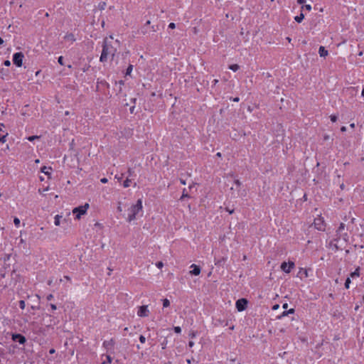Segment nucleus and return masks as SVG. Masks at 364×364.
Masks as SVG:
<instances>
[{
  "label": "nucleus",
  "instance_id": "cd10ccee",
  "mask_svg": "<svg viewBox=\"0 0 364 364\" xmlns=\"http://www.w3.org/2000/svg\"><path fill=\"white\" fill-rule=\"evenodd\" d=\"M169 305H170V301L168 299H163V306L164 308L169 306Z\"/></svg>",
  "mask_w": 364,
  "mask_h": 364
},
{
  "label": "nucleus",
  "instance_id": "49530a36",
  "mask_svg": "<svg viewBox=\"0 0 364 364\" xmlns=\"http://www.w3.org/2000/svg\"><path fill=\"white\" fill-rule=\"evenodd\" d=\"M166 344H167V341L165 339L162 343H161V346H162V348L163 349H165L166 347Z\"/></svg>",
  "mask_w": 364,
  "mask_h": 364
},
{
  "label": "nucleus",
  "instance_id": "b1692460",
  "mask_svg": "<svg viewBox=\"0 0 364 364\" xmlns=\"http://www.w3.org/2000/svg\"><path fill=\"white\" fill-rule=\"evenodd\" d=\"M132 69H133V65L130 64L126 70L125 75H130V74L132 71Z\"/></svg>",
  "mask_w": 364,
  "mask_h": 364
},
{
  "label": "nucleus",
  "instance_id": "c756f323",
  "mask_svg": "<svg viewBox=\"0 0 364 364\" xmlns=\"http://www.w3.org/2000/svg\"><path fill=\"white\" fill-rule=\"evenodd\" d=\"M40 136H37V135H33V136H29L27 139L29 141H33L35 139H39Z\"/></svg>",
  "mask_w": 364,
  "mask_h": 364
},
{
  "label": "nucleus",
  "instance_id": "473e14b6",
  "mask_svg": "<svg viewBox=\"0 0 364 364\" xmlns=\"http://www.w3.org/2000/svg\"><path fill=\"white\" fill-rule=\"evenodd\" d=\"M63 60H64V58H63V56H60V57H58V63H59L60 65H64Z\"/></svg>",
  "mask_w": 364,
  "mask_h": 364
},
{
  "label": "nucleus",
  "instance_id": "338daca9",
  "mask_svg": "<svg viewBox=\"0 0 364 364\" xmlns=\"http://www.w3.org/2000/svg\"><path fill=\"white\" fill-rule=\"evenodd\" d=\"M136 98H132V99H131V102H132V103H134V104H135V103H136Z\"/></svg>",
  "mask_w": 364,
  "mask_h": 364
},
{
  "label": "nucleus",
  "instance_id": "774afa93",
  "mask_svg": "<svg viewBox=\"0 0 364 364\" xmlns=\"http://www.w3.org/2000/svg\"><path fill=\"white\" fill-rule=\"evenodd\" d=\"M361 95H362L363 97H364V87H363V90H362Z\"/></svg>",
  "mask_w": 364,
  "mask_h": 364
},
{
  "label": "nucleus",
  "instance_id": "a19ab883",
  "mask_svg": "<svg viewBox=\"0 0 364 364\" xmlns=\"http://www.w3.org/2000/svg\"><path fill=\"white\" fill-rule=\"evenodd\" d=\"M49 306L52 311H55L57 309L56 305L54 304H50Z\"/></svg>",
  "mask_w": 364,
  "mask_h": 364
},
{
  "label": "nucleus",
  "instance_id": "aec40b11",
  "mask_svg": "<svg viewBox=\"0 0 364 364\" xmlns=\"http://www.w3.org/2000/svg\"><path fill=\"white\" fill-rule=\"evenodd\" d=\"M229 69L234 72H236L240 69V66L237 64H232L229 65Z\"/></svg>",
  "mask_w": 364,
  "mask_h": 364
},
{
  "label": "nucleus",
  "instance_id": "4c0bfd02",
  "mask_svg": "<svg viewBox=\"0 0 364 364\" xmlns=\"http://www.w3.org/2000/svg\"><path fill=\"white\" fill-rule=\"evenodd\" d=\"M301 8L302 9H305L306 10H307L309 11L311 10V6L309 4H306L305 6H303Z\"/></svg>",
  "mask_w": 364,
  "mask_h": 364
},
{
  "label": "nucleus",
  "instance_id": "de8ad7c7",
  "mask_svg": "<svg viewBox=\"0 0 364 364\" xmlns=\"http://www.w3.org/2000/svg\"><path fill=\"white\" fill-rule=\"evenodd\" d=\"M116 84H119L120 86L122 85H124V81L121 80H119L118 82H115Z\"/></svg>",
  "mask_w": 364,
  "mask_h": 364
},
{
  "label": "nucleus",
  "instance_id": "f03ea898",
  "mask_svg": "<svg viewBox=\"0 0 364 364\" xmlns=\"http://www.w3.org/2000/svg\"><path fill=\"white\" fill-rule=\"evenodd\" d=\"M142 200L139 199L135 205H132L129 209V214L127 220L131 222L136 218L139 212L142 211Z\"/></svg>",
  "mask_w": 364,
  "mask_h": 364
},
{
  "label": "nucleus",
  "instance_id": "20e7f679",
  "mask_svg": "<svg viewBox=\"0 0 364 364\" xmlns=\"http://www.w3.org/2000/svg\"><path fill=\"white\" fill-rule=\"evenodd\" d=\"M248 304V300L245 298H241L236 301L235 307L238 311H245Z\"/></svg>",
  "mask_w": 364,
  "mask_h": 364
},
{
  "label": "nucleus",
  "instance_id": "6e6552de",
  "mask_svg": "<svg viewBox=\"0 0 364 364\" xmlns=\"http://www.w3.org/2000/svg\"><path fill=\"white\" fill-rule=\"evenodd\" d=\"M295 267V264L294 262L289 261L288 262H283L281 264V269L285 273H290L291 269Z\"/></svg>",
  "mask_w": 364,
  "mask_h": 364
},
{
  "label": "nucleus",
  "instance_id": "79ce46f5",
  "mask_svg": "<svg viewBox=\"0 0 364 364\" xmlns=\"http://www.w3.org/2000/svg\"><path fill=\"white\" fill-rule=\"evenodd\" d=\"M53 295L52 294H50L46 296V299L47 301H50L53 299Z\"/></svg>",
  "mask_w": 364,
  "mask_h": 364
},
{
  "label": "nucleus",
  "instance_id": "e2e57ef3",
  "mask_svg": "<svg viewBox=\"0 0 364 364\" xmlns=\"http://www.w3.org/2000/svg\"><path fill=\"white\" fill-rule=\"evenodd\" d=\"M194 346V343L193 341H189L188 342V346L189 347H193Z\"/></svg>",
  "mask_w": 364,
  "mask_h": 364
},
{
  "label": "nucleus",
  "instance_id": "5701e85b",
  "mask_svg": "<svg viewBox=\"0 0 364 364\" xmlns=\"http://www.w3.org/2000/svg\"><path fill=\"white\" fill-rule=\"evenodd\" d=\"M105 357H106V360H104L101 364L111 363L112 360V357L109 355H106Z\"/></svg>",
  "mask_w": 364,
  "mask_h": 364
},
{
  "label": "nucleus",
  "instance_id": "9b49d317",
  "mask_svg": "<svg viewBox=\"0 0 364 364\" xmlns=\"http://www.w3.org/2000/svg\"><path fill=\"white\" fill-rule=\"evenodd\" d=\"M114 343H115L114 340L113 338H111L109 341H105L102 343V346L105 349H107V350H110L113 349Z\"/></svg>",
  "mask_w": 364,
  "mask_h": 364
},
{
  "label": "nucleus",
  "instance_id": "09e8293b",
  "mask_svg": "<svg viewBox=\"0 0 364 364\" xmlns=\"http://www.w3.org/2000/svg\"><path fill=\"white\" fill-rule=\"evenodd\" d=\"M189 336H190V337H191V338H194V337H196V332L193 331L192 333H191L189 334Z\"/></svg>",
  "mask_w": 364,
  "mask_h": 364
},
{
  "label": "nucleus",
  "instance_id": "2eb2a0df",
  "mask_svg": "<svg viewBox=\"0 0 364 364\" xmlns=\"http://www.w3.org/2000/svg\"><path fill=\"white\" fill-rule=\"evenodd\" d=\"M318 54L321 57H326L328 55V52L324 46H320L318 48Z\"/></svg>",
  "mask_w": 364,
  "mask_h": 364
},
{
  "label": "nucleus",
  "instance_id": "6e6d98bb",
  "mask_svg": "<svg viewBox=\"0 0 364 364\" xmlns=\"http://www.w3.org/2000/svg\"><path fill=\"white\" fill-rule=\"evenodd\" d=\"M55 353V350L54 348H50L49 350V353L50 354H54Z\"/></svg>",
  "mask_w": 364,
  "mask_h": 364
},
{
  "label": "nucleus",
  "instance_id": "ea45409f",
  "mask_svg": "<svg viewBox=\"0 0 364 364\" xmlns=\"http://www.w3.org/2000/svg\"><path fill=\"white\" fill-rule=\"evenodd\" d=\"M168 28L170 29H174L176 28V24L174 23H170Z\"/></svg>",
  "mask_w": 364,
  "mask_h": 364
},
{
  "label": "nucleus",
  "instance_id": "4be33fe9",
  "mask_svg": "<svg viewBox=\"0 0 364 364\" xmlns=\"http://www.w3.org/2000/svg\"><path fill=\"white\" fill-rule=\"evenodd\" d=\"M185 198H190V196L186 192V188H184L183 190L182 196H181L180 200H184Z\"/></svg>",
  "mask_w": 364,
  "mask_h": 364
},
{
  "label": "nucleus",
  "instance_id": "393cba45",
  "mask_svg": "<svg viewBox=\"0 0 364 364\" xmlns=\"http://www.w3.org/2000/svg\"><path fill=\"white\" fill-rule=\"evenodd\" d=\"M288 316L287 311H284L280 315L277 316V319L280 320V319L283 318L284 316Z\"/></svg>",
  "mask_w": 364,
  "mask_h": 364
},
{
  "label": "nucleus",
  "instance_id": "412c9836",
  "mask_svg": "<svg viewBox=\"0 0 364 364\" xmlns=\"http://www.w3.org/2000/svg\"><path fill=\"white\" fill-rule=\"evenodd\" d=\"M62 218V217H61V216H60L59 215H56L55 216V218H54V219H55V220H54V224H55L56 226L60 225V218Z\"/></svg>",
  "mask_w": 364,
  "mask_h": 364
},
{
  "label": "nucleus",
  "instance_id": "f8f14e48",
  "mask_svg": "<svg viewBox=\"0 0 364 364\" xmlns=\"http://www.w3.org/2000/svg\"><path fill=\"white\" fill-rule=\"evenodd\" d=\"M4 125L3 124H0V143H4L6 140V137L8 136V133L3 129Z\"/></svg>",
  "mask_w": 364,
  "mask_h": 364
},
{
  "label": "nucleus",
  "instance_id": "e433bc0d",
  "mask_svg": "<svg viewBox=\"0 0 364 364\" xmlns=\"http://www.w3.org/2000/svg\"><path fill=\"white\" fill-rule=\"evenodd\" d=\"M139 339L141 343H144L146 342V338L143 335H140Z\"/></svg>",
  "mask_w": 364,
  "mask_h": 364
},
{
  "label": "nucleus",
  "instance_id": "4468645a",
  "mask_svg": "<svg viewBox=\"0 0 364 364\" xmlns=\"http://www.w3.org/2000/svg\"><path fill=\"white\" fill-rule=\"evenodd\" d=\"M64 39L67 41H69L70 42V43H73V42H75L76 41L75 38V36L73 33H67L65 36H64Z\"/></svg>",
  "mask_w": 364,
  "mask_h": 364
},
{
  "label": "nucleus",
  "instance_id": "dca6fc26",
  "mask_svg": "<svg viewBox=\"0 0 364 364\" xmlns=\"http://www.w3.org/2000/svg\"><path fill=\"white\" fill-rule=\"evenodd\" d=\"M50 170H52L51 167H47V166H43L41 168V172L44 173L46 175L48 176V178H50L51 173L49 171Z\"/></svg>",
  "mask_w": 364,
  "mask_h": 364
},
{
  "label": "nucleus",
  "instance_id": "a18cd8bd",
  "mask_svg": "<svg viewBox=\"0 0 364 364\" xmlns=\"http://www.w3.org/2000/svg\"><path fill=\"white\" fill-rule=\"evenodd\" d=\"M230 100H232L233 102H237L240 101V98L238 97H230Z\"/></svg>",
  "mask_w": 364,
  "mask_h": 364
},
{
  "label": "nucleus",
  "instance_id": "2f4dec72",
  "mask_svg": "<svg viewBox=\"0 0 364 364\" xmlns=\"http://www.w3.org/2000/svg\"><path fill=\"white\" fill-rule=\"evenodd\" d=\"M173 331L176 333H181V328L180 326H174L173 327Z\"/></svg>",
  "mask_w": 364,
  "mask_h": 364
},
{
  "label": "nucleus",
  "instance_id": "ddd939ff",
  "mask_svg": "<svg viewBox=\"0 0 364 364\" xmlns=\"http://www.w3.org/2000/svg\"><path fill=\"white\" fill-rule=\"evenodd\" d=\"M228 324H229L228 320H225V319H221V318L215 319V326H228Z\"/></svg>",
  "mask_w": 364,
  "mask_h": 364
},
{
  "label": "nucleus",
  "instance_id": "680f3d73",
  "mask_svg": "<svg viewBox=\"0 0 364 364\" xmlns=\"http://www.w3.org/2000/svg\"><path fill=\"white\" fill-rule=\"evenodd\" d=\"M235 183L237 186H240L241 185V183L240 182L239 180H235Z\"/></svg>",
  "mask_w": 364,
  "mask_h": 364
},
{
  "label": "nucleus",
  "instance_id": "13d9d810",
  "mask_svg": "<svg viewBox=\"0 0 364 364\" xmlns=\"http://www.w3.org/2000/svg\"><path fill=\"white\" fill-rule=\"evenodd\" d=\"M304 2H305V1H304V0H297V3H298V4H299V5L303 4Z\"/></svg>",
  "mask_w": 364,
  "mask_h": 364
},
{
  "label": "nucleus",
  "instance_id": "69168bd1",
  "mask_svg": "<svg viewBox=\"0 0 364 364\" xmlns=\"http://www.w3.org/2000/svg\"><path fill=\"white\" fill-rule=\"evenodd\" d=\"M218 82V80H217V79H215V80L213 81V85H215Z\"/></svg>",
  "mask_w": 364,
  "mask_h": 364
},
{
  "label": "nucleus",
  "instance_id": "c03bdc74",
  "mask_svg": "<svg viewBox=\"0 0 364 364\" xmlns=\"http://www.w3.org/2000/svg\"><path fill=\"white\" fill-rule=\"evenodd\" d=\"M287 311L288 315L293 314L295 312V309L292 308V309H289Z\"/></svg>",
  "mask_w": 364,
  "mask_h": 364
},
{
  "label": "nucleus",
  "instance_id": "1a4fd4ad",
  "mask_svg": "<svg viewBox=\"0 0 364 364\" xmlns=\"http://www.w3.org/2000/svg\"><path fill=\"white\" fill-rule=\"evenodd\" d=\"M149 311L148 306L143 305L139 307L137 315L140 317H146L149 316Z\"/></svg>",
  "mask_w": 364,
  "mask_h": 364
},
{
  "label": "nucleus",
  "instance_id": "7c9ffc66",
  "mask_svg": "<svg viewBox=\"0 0 364 364\" xmlns=\"http://www.w3.org/2000/svg\"><path fill=\"white\" fill-rule=\"evenodd\" d=\"M18 305H19V307L21 309H25V306H26V304H25V301L23 300H20L18 301Z\"/></svg>",
  "mask_w": 364,
  "mask_h": 364
},
{
  "label": "nucleus",
  "instance_id": "bb28decb",
  "mask_svg": "<svg viewBox=\"0 0 364 364\" xmlns=\"http://www.w3.org/2000/svg\"><path fill=\"white\" fill-rule=\"evenodd\" d=\"M14 223L16 228H18L20 226L21 221L18 218L15 217L14 219Z\"/></svg>",
  "mask_w": 364,
  "mask_h": 364
},
{
  "label": "nucleus",
  "instance_id": "603ef678",
  "mask_svg": "<svg viewBox=\"0 0 364 364\" xmlns=\"http://www.w3.org/2000/svg\"><path fill=\"white\" fill-rule=\"evenodd\" d=\"M134 109H135V106L133 105L130 107L129 110H130V113L131 114H133L134 112Z\"/></svg>",
  "mask_w": 364,
  "mask_h": 364
},
{
  "label": "nucleus",
  "instance_id": "a211bd4d",
  "mask_svg": "<svg viewBox=\"0 0 364 364\" xmlns=\"http://www.w3.org/2000/svg\"><path fill=\"white\" fill-rule=\"evenodd\" d=\"M304 15L302 12L299 16H296L294 17V20L297 23H301L304 20Z\"/></svg>",
  "mask_w": 364,
  "mask_h": 364
},
{
  "label": "nucleus",
  "instance_id": "a878e982",
  "mask_svg": "<svg viewBox=\"0 0 364 364\" xmlns=\"http://www.w3.org/2000/svg\"><path fill=\"white\" fill-rule=\"evenodd\" d=\"M130 183H131V180L129 178H127L124 183H123V186L124 188H128L129 186H130Z\"/></svg>",
  "mask_w": 364,
  "mask_h": 364
},
{
  "label": "nucleus",
  "instance_id": "0eeeda50",
  "mask_svg": "<svg viewBox=\"0 0 364 364\" xmlns=\"http://www.w3.org/2000/svg\"><path fill=\"white\" fill-rule=\"evenodd\" d=\"M11 340L21 345H24L27 341L23 335L17 333L11 334Z\"/></svg>",
  "mask_w": 364,
  "mask_h": 364
},
{
  "label": "nucleus",
  "instance_id": "f257e3e1",
  "mask_svg": "<svg viewBox=\"0 0 364 364\" xmlns=\"http://www.w3.org/2000/svg\"><path fill=\"white\" fill-rule=\"evenodd\" d=\"M117 49L112 45L111 43L107 41V38H105L102 43V50L100 58L101 63H105L107 61L108 56L111 55L112 58H114Z\"/></svg>",
  "mask_w": 364,
  "mask_h": 364
},
{
  "label": "nucleus",
  "instance_id": "f3484780",
  "mask_svg": "<svg viewBox=\"0 0 364 364\" xmlns=\"http://www.w3.org/2000/svg\"><path fill=\"white\" fill-rule=\"evenodd\" d=\"M226 260H227V258H225V257H222L221 259H218V260L215 261V264L216 266H220V267H223V266L224 265V264L225 263Z\"/></svg>",
  "mask_w": 364,
  "mask_h": 364
},
{
  "label": "nucleus",
  "instance_id": "f704fd0d",
  "mask_svg": "<svg viewBox=\"0 0 364 364\" xmlns=\"http://www.w3.org/2000/svg\"><path fill=\"white\" fill-rule=\"evenodd\" d=\"M330 119L332 122H336L337 121L338 117L335 114H332L330 116Z\"/></svg>",
  "mask_w": 364,
  "mask_h": 364
},
{
  "label": "nucleus",
  "instance_id": "052dcab7",
  "mask_svg": "<svg viewBox=\"0 0 364 364\" xmlns=\"http://www.w3.org/2000/svg\"><path fill=\"white\" fill-rule=\"evenodd\" d=\"M180 182L183 185H186V181L183 178H180Z\"/></svg>",
  "mask_w": 364,
  "mask_h": 364
},
{
  "label": "nucleus",
  "instance_id": "39448f33",
  "mask_svg": "<svg viewBox=\"0 0 364 364\" xmlns=\"http://www.w3.org/2000/svg\"><path fill=\"white\" fill-rule=\"evenodd\" d=\"M24 55L22 52L15 53L13 55V63L17 67H21Z\"/></svg>",
  "mask_w": 364,
  "mask_h": 364
},
{
  "label": "nucleus",
  "instance_id": "6ab92c4d",
  "mask_svg": "<svg viewBox=\"0 0 364 364\" xmlns=\"http://www.w3.org/2000/svg\"><path fill=\"white\" fill-rule=\"evenodd\" d=\"M360 276V267L355 269V270L350 273V277L354 278Z\"/></svg>",
  "mask_w": 364,
  "mask_h": 364
},
{
  "label": "nucleus",
  "instance_id": "4d7b16f0",
  "mask_svg": "<svg viewBox=\"0 0 364 364\" xmlns=\"http://www.w3.org/2000/svg\"><path fill=\"white\" fill-rule=\"evenodd\" d=\"M282 308H283L284 309H287L288 308V304H287V303H284V304H283V305H282Z\"/></svg>",
  "mask_w": 364,
  "mask_h": 364
},
{
  "label": "nucleus",
  "instance_id": "3c124183",
  "mask_svg": "<svg viewBox=\"0 0 364 364\" xmlns=\"http://www.w3.org/2000/svg\"><path fill=\"white\" fill-rule=\"evenodd\" d=\"M102 85H105L107 87H109V85L106 82V81H101L100 82Z\"/></svg>",
  "mask_w": 364,
  "mask_h": 364
},
{
  "label": "nucleus",
  "instance_id": "72a5a7b5",
  "mask_svg": "<svg viewBox=\"0 0 364 364\" xmlns=\"http://www.w3.org/2000/svg\"><path fill=\"white\" fill-rule=\"evenodd\" d=\"M127 173H128V176H127V177L129 178V177H132V176H133V174H134V170H133L132 168H129L128 169Z\"/></svg>",
  "mask_w": 364,
  "mask_h": 364
},
{
  "label": "nucleus",
  "instance_id": "0e129e2a",
  "mask_svg": "<svg viewBox=\"0 0 364 364\" xmlns=\"http://www.w3.org/2000/svg\"><path fill=\"white\" fill-rule=\"evenodd\" d=\"M340 188H341V190H344V188H345V185H344V183H341V184L340 185Z\"/></svg>",
  "mask_w": 364,
  "mask_h": 364
},
{
  "label": "nucleus",
  "instance_id": "8fccbe9b",
  "mask_svg": "<svg viewBox=\"0 0 364 364\" xmlns=\"http://www.w3.org/2000/svg\"><path fill=\"white\" fill-rule=\"evenodd\" d=\"M100 181L102 183H106L108 181V180L106 178H102L100 179Z\"/></svg>",
  "mask_w": 364,
  "mask_h": 364
},
{
  "label": "nucleus",
  "instance_id": "5fc2aeb1",
  "mask_svg": "<svg viewBox=\"0 0 364 364\" xmlns=\"http://www.w3.org/2000/svg\"><path fill=\"white\" fill-rule=\"evenodd\" d=\"M225 209H226V211H228L230 214H232L234 212L233 209L230 210L229 208H226Z\"/></svg>",
  "mask_w": 364,
  "mask_h": 364
},
{
  "label": "nucleus",
  "instance_id": "c85d7f7f",
  "mask_svg": "<svg viewBox=\"0 0 364 364\" xmlns=\"http://www.w3.org/2000/svg\"><path fill=\"white\" fill-rule=\"evenodd\" d=\"M350 282H351V280H350V277H348V278L346 279V282H345V284H344L345 287H346V289H349Z\"/></svg>",
  "mask_w": 364,
  "mask_h": 364
},
{
  "label": "nucleus",
  "instance_id": "9d476101",
  "mask_svg": "<svg viewBox=\"0 0 364 364\" xmlns=\"http://www.w3.org/2000/svg\"><path fill=\"white\" fill-rule=\"evenodd\" d=\"M190 268L191 270L189 272V274L192 276H198L201 272V268L200 266L195 264H191Z\"/></svg>",
  "mask_w": 364,
  "mask_h": 364
},
{
  "label": "nucleus",
  "instance_id": "864d4df0",
  "mask_svg": "<svg viewBox=\"0 0 364 364\" xmlns=\"http://www.w3.org/2000/svg\"><path fill=\"white\" fill-rule=\"evenodd\" d=\"M279 307V304H274L273 306H272V309L273 310H277L278 309Z\"/></svg>",
  "mask_w": 364,
  "mask_h": 364
},
{
  "label": "nucleus",
  "instance_id": "423d86ee",
  "mask_svg": "<svg viewBox=\"0 0 364 364\" xmlns=\"http://www.w3.org/2000/svg\"><path fill=\"white\" fill-rule=\"evenodd\" d=\"M314 225L315 228L320 231H324L326 228V224L324 223L323 218L321 217H318L314 219Z\"/></svg>",
  "mask_w": 364,
  "mask_h": 364
},
{
  "label": "nucleus",
  "instance_id": "7ed1b4c3",
  "mask_svg": "<svg viewBox=\"0 0 364 364\" xmlns=\"http://www.w3.org/2000/svg\"><path fill=\"white\" fill-rule=\"evenodd\" d=\"M89 208V204L85 203L84 205H80L75 208L73 210V213L75 215L76 219H80L81 215H85L87 212V208Z\"/></svg>",
  "mask_w": 364,
  "mask_h": 364
},
{
  "label": "nucleus",
  "instance_id": "58836bf2",
  "mask_svg": "<svg viewBox=\"0 0 364 364\" xmlns=\"http://www.w3.org/2000/svg\"><path fill=\"white\" fill-rule=\"evenodd\" d=\"M156 266L158 268L161 269V268H162V267H163L164 264H163V262H162L159 261V262H156Z\"/></svg>",
  "mask_w": 364,
  "mask_h": 364
},
{
  "label": "nucleus",
  "instance_id": "c9c22d12",
  "mask_svg": "<svg viewBox=\"0 0 364 364\" xmlns=\"http://www.w3.org/2000/svg\"><path fill=\"white\" fill-rule=\"evenodd\" d=\"M345 228V224L341 223L338 228V232H341Z\"/></svg>",
  "mask_w": 364,
  "mask_h": 364
},
{
  "label": "nucleus",
  "instance_id": "37998d69",
  "mask_svg": "<svg viewBox=\"0 0 364 364\" xmlns=\"http://www.w3.org/2000/svg\"><path fill=\"white\" fill-rule=\"evenodd\" d=\"M4 65L5 66H7V67L10 66V65H11V62H10V60H4Z\"/></svg>",
  "mask_w": 364,
  "mask_h": 364
},
{
  "label": "nucleus",
  "instance_id": "bf43d9fd",
  "mask_svg": "<svg viewBox=\"0 0 364 364\" xmlns=\"http://www.w3.org/2000/svg\"><path fill=\"white\" fill-rule=\"evenodd\" d=\"M341 131L342 132H345L346 131V127L345 126H343L341 127Z\"/></svg>",
  "mask_w": 364,
  "mask_h": 364
}]
</instances>
